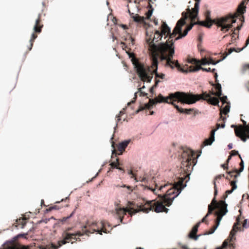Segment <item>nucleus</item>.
I'll use <instances>...</instances> for the list:
<instances>
[{"label":"nucleus","mask_w":249,"mask_h":249,"mask_svg":"<svg viewBox=\"0 0 249 249\" xmlns=\"http://www.w3.org/2000/svg\"><path fill=\"white\" fill-rule=\"evenodd\" d=\"M153 12V9H149L146 12V17H141L138 14L132 17L133 20L138 23H143L147 25L146 28L145 40L147 46L148 53L152 61L151 67H145L143 64L140 62L138 59L132 53V62L137 74L142 81L150 82L154 73L156 74V44L154 42L156 38V29L152 25L145 21V19L149 20Z\"/></svg>","instance_id":"nucleus-1"},{"label":"nucleus","mask_w":249,"mask_h":249,"mask_svg":"<svg viewBox=\"0 0 249 249\" xmlns=\"http://www.w3.org/2000/svg\"><path fill=\"white\" fill-rule=\"evenodd\" d=\"M188 13L183 12L182 18L178 21L176 26L171 33L169 34V38L164 43H160L157 45V58H160L162 64L165 67H170L172 69L177 68L179 71L181 70L180 65L178 60L173 59V55L175 53L174 43L176 40H173L177 34L181 31L182 27L186 23L185 20L188 18Z\"/></svg>","instance_id":"nucleus-2"},{"label":"nucleus","mask_w":249,"mask_h":249,"mask_svg":"<svg viewBox=\"0 0 249 249\" xmlns=\"http://www.w3.org/2000/svg\"><path fill=\"white\" fill-rule=\"evenodd\" d=\"M245 11L246 6H245V2L242 1L238 6L237 12L233 16L230 15L225 17L212 19L211 18V12L208 10L205 13L206 21H197L194 22V24H197L208 28H210L213 24H214L218 27H221V31L226 33L232 27V23L236 22V18L241 17L242 18H244L242 14Z\"/></svg>","instance_id":"nucleus-3"},{"label":"nucleus","mask_w":249,"mask_h":249,"mask_svg":"<svg viewBox=\"0 0 249 249\" xmlns=\"http://www.w3.org/2000/svg\"><path fill=\"white\" fill-rule=\"evenodd\" d=\"M183 181L184 178L182 177L179 178L178 181L175 182L173 184L167 183L159 186L157 184V188L159 187L160 191L170 186V188L165 191V195L162 196L161 195H158L160 200L157 201V213L164 212L167 213L168 212L169 210L165 207V206H170L172 204L173 200L180 193Z\"/></svg>","instance_id":"nucleus-4"},{"label":"nucleus","mask_w":249,"mask_h":249,"mask_svg":"<svg viewBox=\"0 0 249 249\" xmlns=\"http://www.w3.org/2000/svg\"><path fill=\"white\" fill-rule=\"evenodd\" d=\"M174 95L175 97L179 98L180 101L189 105L194 104L201 99L206 100L209 104L214 106L218 105L219 102L217 97H212L206 92L201 94H194L191 92H177Z\"/></svg>","instance_id":"nucleus-5"},{"label":"nucleus","mask_w":249,"mask_h":249,"mask_svg":"<svg viewBox=\"0 0 249 249\" xmlns=\"http://www.w3.org/2000/svg\"><path fill=\"white\" fill-rule=\"evenodd\" d=\"M107 225L110 227L108 222L105 221H101L99 223L95 222H88L86 225L83 227L82 231L84 235H89V234L94 233L95 231L98 232V233L102 234V232L108 233V231L106 229V226Z\"/></svg>","instance_id":"nucleus-6"},{"label":"nucleus","mask_w":249,"mask_h":249,"mask_svg":"<svg viewBox=\"0 0 249 249\" xmlns=\"http://www.w3.org/2000/svg\"><path fill=\"white\" fill-rule=\"evenodd\" d=\"M71 229V228H68L62 233V237L63 239L58 241L57 245L52 243L51 246H49L48 248L41 249H58L62 245L70 242L72 239L75 241L71 242V244H73L76 241H80L81 239L79 238H76V236H81L83 235L84 233H83L82 231H78L73 233H71L68 232V231Z\"/></svg>","instance_id":"nucleus-7"},{"label":"nucleus","mask_w":249,"mask_h":249,"mask_svg":"<svg viewBox=\"0 0 249 249\" xmlns=\"http://www.w3.org/2000/svg\"><path fill=\"white\" fill-rule=\"evenodd\" d=\"M177 92H181L180 91H177L175 93H170L168 97H164L162 96L160 94L158 96H157V103H166L168 104H170L174 106L175 108L177 109V110L180 112V113H185L187 114H189L194 110L193 108L190 109H183L182 108L179 107L176 104L175 102L177 103L180 102L183 104H186V103L183 102L182 101H180V99L175 97L174 94Z\"/></svg>","instance_id":"nucleus-8"},{"label":"nucleus","mask_w":249,"mask_h":249,"mask_svg":"<svg viewBox=\"0 0 249 249\" xmlns=\"http://www.w3.org/2000/svg\"><path fill=\"white\" fill-rule=\"evenodd\" d=\"M187 12L186 13H188V18H190L191 21V24L188 26L185 30L184 31L183 33H182V31L179 33V35L175 38V40H178L180 38H181L183 37H184L186 36L188 32L190 31L193 26L194 25H196V24H194V22H196L195 21L198 15V3L196 2L194 6V8L192 9V10L191 11L190 9L188 8L187 9Z\"/></svg>","instance_id":"nucleus-9"},{"label":"nucleus","mask_w":249,"mask_h":249,"mask_svg":"<svg viewBox=\"0 0 249 249\" xmlns=\"http://www.w3.org/2000/svg\"><path fill=\"white\" fill-rule=\"evenodd\" d=\"M135 203L133 202L128 201L127 204V208L132 211V215L135 214L139 212L142 211L147 213L149 211L156 212V201L155 200L146 201L144 205H140L139 209L134 208Z\"/></svg>","instance_id":"nucleus-10"},{"label":"nucleus","mask_w":249,"mask_h":249,"mask_svg":"<svg viewBox=\"0 0 249 249\" xmlns=\"http://www.w3.org/2000/svg\"><path fill=\"white\" fill-rule=\"evenodd\" d=\"M236 222L234 224L233 229L230 232L229 237L226 239L223 243L221 247H218L216 249H234L235 245L234 241L235 239L234 237L235 232L238 230L239 226L240 225V218H236Z\"/></svg>","instance_id":"nucleus-11"},{"label":"nucleus","mask_w":249,"mask_h":249,"mask_svg":"<svg viewBox=\"0 0 249 249\" xmlns=\"http://www.w3.org/2000/svg\"><path fill=\"white\" fill-rule=\"evenodd\" d=\"M195 156L194 152L188 150L184 151L182 154V160L181 161V168H183L184 171H188L191 168L194 166L196 162V160L193 158Z\"/></svg>","instance_id":"nucleus-12"},{"label":"nucleus","mask_w":249,"mask_h":249,"mask_svg":"<svg viewBox=\"0 0 249 249\" xmlns=\"http://www.w3.org/2000/svg\"><path fill=\"white\" fill-rule=\"evenodd\" d=\"M221 203H223V206L222 209L219 212H215L214 213V215L217 216L215 221V225H213L209 231H207L205 234L208 235L213 233L219 226L222 217L228 212L227 204L224 200H220V204Z\"/></svg>","instance_id":"nucleus-13"},{"label":"nucleus","mask_w":249,"mask_h":249,"mask_svg":"<svg viewBox=\"0 0 249 249\" xmlns=\"http://www.w3.org/2000/svg\"><path fill=\"white\" fill-rule=\"evenodd\" d=\"M243 124L240 125L235 129V133L237 137L240 138L241 140L245 142L247 139H249V123H247L244 120H241Z\"/></svg>","instance_id":"nucleus-14"},{"label":"nucleus","mask_w":249,"mask_h":249,"mask_svg":"<svg viewBox=\"0 0 249 249\" xmlns=\"http://www.w3.org/2000/svg\"><path fill=\"white\" fill-rule=\"evenodd\" d=\"M171 28L168 26L166 22L161 21L159 27V30H157V42L161 40L163 36L166 39L170 33Z\"/></svg>","instance_id":"nucleus-15"},{"label":"nucleus","mask_w":249,"mask_h":249,"mask_svg":"<svg viewBox=\"0 0 249 249\" xmlns=\"http://www.w3.org/2000/svg\"><path fill=\"white\" fill-rule=\"evenodd\" d=\"M41 16L39 15L38 18L36 20V23L34 27V33L32 34L30 40V47L29 49L30 51L31 50L32 48L34 40L37 37V35L36 33H40L41 32L43 25L41 23Z\"/></svg>","instance_id":"nucleus-16"},{"label":"nucleus","mask_w":249,"mask_h":249,"mask_svg":"<svg viewBox=\"0 0 249 249\" xmlns=\"http://www.w3.org/2000/svg\"><path fill=\"white\" fill-rule=\"evenodd\" d=\"M223 203L220 204V201L217 202L215 197H213L211 203L208 206V211L207 214L204 217L202 220L201 222H205L207 224H208V222L206 221V218L209 215L212 214L213 211L217 209V211L216 212H219L223 208Z\"/></svg>","instance_id":"nucleus-17"},{"label":"nucleus","mask_w":249,"mask_h":249,"mask_svg":"<svg viewBox=\"0 0 249 249\" xmlns=\"http://www.w3.org/2000/svg\"><path fill=\"white\" fill-rule=\"evenodd\" d=\"M0 249H30L29 246L21 245L15 240L7 241Z\"/></svg>","instance_id":"nucleus-18"},{"label":"nucleus","mask_w":249,"mask_h":249,"mask_svg":"<svg viewBox=\"0 0 249 249\" xmlns=\"http://www.w3.org/2000/svg\"><path fill=\"white\" fill-rule=\"evenodd\" d=\"M156 104V98L154 99H149V102L145 104L142 106H140V107L136 111V113L143 110H145V113L146 115H153L154 114L153 111H151L150 109L153 105Z\"/></svg>","instance_id":"nucleus-19"},{"label":"nucleus","mask_w":249,"mask_h":249,"mask_svg":"<svg viewBox=\"0 0 249 249\" xmlns=\"http://www.w3.org/2000/svg\"><path fill=\"white\" fill-rule=\"evenodd\" d=\"M116 210V214L119 216L121 223H123L124 217L126 214V213H128L131 216L132 215V211L129 210L128 208H118Z\"/></svg>","instance_id":"nucleus-20"},{"label":"nucleus","mask_w":249,"mask_h":249,"mask_svg":"<svg viewBox=\"0 0 249 249\" xmlns=\"http://www.w3.org/2000/svg\"><path fill=\"white\" fill-rule=\"evenodd\" d=\"M188 70L185 71L186 72H196L197 71L200 70H202L203 71H211V70L210 68H208V69L204 68L202 67L200 65H197V66H190L188 68Z\"/></svg>","instance_id":"nucleus-21"},{"label":"nucleus","mask_w":249,"mask_h":249,"mask_svg":"<svg viewBox=\"0 0 249 249\" xmlns=\"http://www.w3.org/2000/svg\"><path fill=\"white\" fill-rule=\"evenodd\" d=\"M200 224V222L197 223L192 229L190 233L189 234V237L194 240H197L198 238V236H197L196 233L198 231V228L199 227Z\"/></svg>","instance_id":"nucleus-22"},{"label":"nucleus","mask_w":249,"mask_h":249,"mask_svg":"<svg viewBox=\"0 0 249 249\" xmlns=\"http://www.w3.org/2000/svg\"><path fill=\"white\" fill-rule=\"evenodd\" d=\"M28 219L25 217H20L16 220V223L15 224L16 225V227L20 226L21 228H23L25 225L26 224Z\"/></svg>","instance_id":"nucleus-23"},{"label":"nucleus","mask_w":249,"mask_h":249,"mask_svg":"<svg viewBox=\"0 0 249 249\" xmlns=\"http://www.w3.org/2000/svg\"><path fill=\"white\" fill-rule=\"evenodd\" d=\"M130 141V140H126L120 143H119L117 148L118 150L120 152V153L119 154V155L122 154L124 151L125 150V149L127 146L128 144L129 143Z\"/></svg>","instance_id":"nucleus-24"},{"label":"nucleus","mask_w":249,"mask_h":249,"mask_svg":"<svg viewBox=\"0 0 249 249\" xmlns=\"http://www.w3.org/2000/svg\"><path fill=\"white\" fill-rule=\"evenodd\" d=\"M216 129H213L211 132L210 137L209 138L206 139L203 142L204 146L211 145L214 140V133Z\"/></svg>","instance_id":"nucleus-25"},{"label":"nucleus","mask_w":249,"mask_h":249,"mask_svg":"<svg viewBox=\"0 0 249 249\" xmlns=\"http://www.w3.org/2000/svg\"><path fill=\"white\" fill-rule=\"evenodd\" d=\"M230 111V106L228 105H226L222 109L220 110V117L219 120L220 121H224L226 119V117H223L222 116V114L226 115Z\"/></svg>","instance_id":"nucleus-26"},{"label":"nucleus","mask_w":249,"mask_h":249,"mask_svg":"<svg viewBox=\"0 0 249 249\" xmlns=\"http://www.w3.org/2000/svg\"><path fill=\"white\" fill-rule=\"evenodd\" d=\"M110 165L111 166V168L118 169L120 170L123 171V172H124V169L123 168H122L121 167H119V166L122 165V164L119 162V159L118 158L116 159V161H115L112 162L110 164Z\"/></svg>","instance_id":"nucleus-27"},{"label":"nucleus","mask_w":249,"mask_h":249,"mask_svg":"<svg viewBox=\"0 0 249 249\" xmlns=\"http://www.w3.org/2000/svg\"><path fill=\"white\" fill-rule=\"evenodd\" d=\"M215 89L217 90L216 92H211L212 95H214L218 97H220L222 95L221 86L219 83H217L215 86Z\"/></svg>","instance_id":"nucleus-28"},{"label":"nucleus","mask_w":249,"mask_h":249,"mask_svg":"<svg viewBox=\"0 0 249 249\" xmlns=\"http://www.w3.org/2000/svg\"><path fill=\"white\" fill-rule=\"evenodd\" d=\"M221 178H222V176L221 175H219L216 176L214 178V181L213 182V185H214V197H215V198L218 193L217 185L216 184V181L218 179H221Z\"/></svg>","instance_id":"nucleus-29"},{"label":"nucleus","mask_w":249,"mask_h":249,"mask_svg":"<svg viewBox=\"0 0 249 249\" xmlns=\"http://www.w3.org/2000/svg\"><path fill=\"white\" fill-rule=\"evenodd\" d=\"M229 176H227L226 177V178L228 180H230L231 178H232L233 177H234V178H237V170H236L235 171H230V172H227Z\"/></svg>","instance_id":"nucleus-30"},{"label":"nucleus","mask_w":249,"mask_h":249,"mask_svg":"<svg viewBox=\"0 0 249 249\" xmlns=\"http://www.w3.org/2000/svg\"><path fill=\"white\" fill-rule=\"evenodd\" d=\"M158 59H160V58L159 57H158L157 58V70L158 69ZM158 78H160L161 79H164L165 78V74L163 73H159L157 71V79ZM160 82V81L159 80L157 79V86L158 85L159 82Z\"/></svg>","instance_id":"nucleus-31"},{"label":"nucleus","mask_w":249,"mask_h":249,"mask_svg":"<svg viewBox=\"0 0 249 249\" xmlns=\"http://www.w3.org/2000/svg\"><path fill=\"white\" fill-rule=\"evenodd\" d=\"M188 62L189 63L192 64H195L196 66L199 65V61H198L195 58H190L188 60Z\"/></svg>","instance_id":"nucleus-32"},{"label":"nucleus","mask_w":249,"mask_h":249,"mask_svg":"<svg viewBox=\"0 0 249 249\" xmlns=\"http://www.w3.org/2000/svg\"><path fill=\"white\" fill-rule=\"evenodd\" d=\"M120 187L126 188V189H127L126 193L128 194H131V193L133 191L132 187L130 186H126V185H123L122 186H120Z\"/></svg>","instance_id":"nucleus-33"},{"label":"nucleus","mask_w":249,"mask_h":249,"mask_svg":"<svg viewBox=\"0 0 249 249\" xmlns=\"http://www.w3.org/2000/svg\"><path fill=\"white\" fill-rule=\"evenodd\" d=\"M74 213V212L73 211L71 213V214L69 216L63 217L60 220V221H61L62 222H66L70 218H71L73 215Z\"/></svg>","instance_id":"nucleus-34"},{"label":"nucleus","mask_w":249,"mask_h":249,"mask_svg":"<svg viewBox=\"0 0 249 249\" xmlns=\"http://www.w3.org/2000/svg\"><path fill=\"white\" fill-rule=\"evenodd\" d=\"M208 64H213V65H215L216 64H217V63L219 62L220 61V60H219L217 61H214L212 58H210L208 59Z\"/></svg>","instance_id":"nucleus-35"},{"label":"nucleus","mask_w":249,"mask_h":249,"mask_svg":"<svg viewBox=\"0 0 249 249\" xmlns=\"http://www.w3.org/2000/svg\"><path fill=\"white\" fill-rule=\"evenodd\" d=\"M231 155L232 156L238 155L239 158L240 159H241V157L240 155L239 154L238 152L237 151H236L235 150H232L231 152Z\"/></svg>","instance_id":"nucleus-36"},{"label":"nucleus","mask_w":249,"mask_h":249,"mask_svg":"<svg viewBox=\"0 0 249 249\" xmlns=\"http://www.w3.org/2000/svg\"><path fill=\"white\" fill-rule=\"evenodd\" d=\"M208 59L206 58H203L200 61H199V63H200V65H204L206 64H208Z\"/></svg>","instance_id":"nucleus-37"},{"label":"nucleus","mask_w":249,"mask_h":249,"mask_svg":"<svg viewBox=\"0 0 249 249\" xmlns=\"http://www.w3.org/2000/svg\"><path fill=\"white\" fill-rule=\"evenodd\" d=\"M236 180H232L230 182L231 185L232 187V190H234L236 189L237 186L236 185Z\"/></svg>","instance_id":"nucleus-38"},{"label":"nucleus","mask_w":249,"mask_h":249,"mask_svg":"<svg viewBox=\"0 0 249 249\" xmlns=\"http://www.w3.org/2000/svg\"><path fill=\"white\" fill-rule=\"evenodd\" d=\"M225 127V121H223V123L220 124H216V128L215 129L216 130L219 128L220 127L224 128Z\"/></svg>","instance_id":"nucleus-39"},{"label":"nucleus","mask_w":249,"mask_h":249,"mask_svg":"<svg viewBox=\"0 0 249 249\" xmlns=\"http://www.w3.org/2000/svg\"><path fill=\"white\" fill-rule=\"evenodd\" d=\"M243 226L245 228H247V227H249V220L248 221L247 219H246L244 221L243 223Z\"/></svg>","instance_id":"nucleus-40"},{"label":"nucleus","mask_w":249,"mask_h":249,"mask_svg":"<svg viewBox=\"0 0 249 249\" xmlns=\"http://www.w3.org/2000/svg\"><path fill=\"white\" fill-rule=\"evenodd\" d=\"M241 160V161L240 163V168L239 169V171L240 172H242L243 170V169H244L243 161L242 160V159Z\"/></svg>","instance_id":"nucleus-41"},{"label":"nucleus","mask_w":249,"mask_h":249,"mask_svg":"<svg viewBox=\"0 0 249 249\" xmlns=\"http://www.w3.org/2000/svg\"><path fill=\"white\" fill-rule=\"evenodd\" d=\"M235 48H230L229 50V52L228 53L226 54V56L223 57V59L225 58L226 56H227L228 54L231 53L233 51H235Z\"/></svg>","instance_id":"nucleus-42"},{"label":"nucleus","mask_w":249,"mask_h":249,"mask_svg":"<svg viewBox=\"0 0 249 249\" xmlns=\"http://www.w3.org/2000/svg\"><path fill=\"white\" fill-rule=\"evenodd\" d=\"M154 80L156 81V76L154 78ZM155 87H156V82H155V84L153 86V87L150 89V92L151 93H153V90L155 88Z\"/></svg>","instance_id":"nucleus-43"},{"label":"nucleus","mask_w":249,"mask_h":249,"mask_svg":"<svg viewBox=\"0 0 249 249\" xmlns=\"http://www.w3.org/2000/svg\"><path fill=\"white\" fill-rule=\"evenodd\" d=\"M220 100H221V101L222 102H224H224H226V100L227 99V96H223V97H220Z\"/></svg>","instance_id":"nucleus-44"},{"label":"nucleus","mask_w":249,"mask_h":249,"mask_svg":"<svg viewBox=\"0 0 249 249\" xmlns=\"http://www.w3.org/2000/svg\"><path fill=\"white\" fill-rule=\"evenodd\" d=\"M136 98H137V95H136V93H135V97L134 98V100H132L131 102L128 103L127 105L129 106L131 104L134 103Z\"/></svg>","instance_id":"nucleus-45"},{"label":"nucleus","mask_w":249,"mask_h":249,"mask_svg":"<svg viewBox=\"0 0 249 249\" xmlns=\"http://www.w3.org/2000/svg\"><path fill=\"white\" fill-rule=\"evenodd\" d=\"M142 88H140L139 89V91L140 92V95L141 96H145V95H146L147 94L146 93H145L144 92H143L142 91Z\"/></svg>","instance_id":"nucleus-46"},{"label":"nucleus","mask_w":249,"mask_h":249,"mask_svg":"<svg viewBox=\"0 0 249 249\" xmlns=\"http://www.w3.org/2000/svg\"><path fill=\"white\" fill-rule=\"evenodd\" d=\"M221 167L224 169L227 170L228 168V165H226V163L221 165Z\"/></svg>","instance_id":"nucleus-47"},{"label":"nucleus","mask_w":249,"mask_h":249,"mask_svg":"<svg viewBox=\"0 0 249 249\" xmlns=\"http://www.w3.org/2000/svg\"><path fill=\"white\" fill-rule=\"evenodd\" d=\"M233 190H232V189L231 188V190H227L226 192H225V194H227V195L231 194L232 192H233Z\"/></svg>","instance_id":"nucleus-48"},{"label":"nucleus","mask_w":249,"mask_h":249,"mask_svg":"<svg viewBox=\"0 0 249 249\" xmlns=\"http://www.w3.org/2000/svg\"><path fill=\"white\" fill-rule=\"evenodd\" d=\"M244 48H244V47H243L242 48H241V49H240V48H238L237 49H235V52H237V53L240 52V51H241L242 50H243Z\"/></svg>","instance_id":"nucleus-49"},{"label":"nucleus","mask_w":249,"mask_h":249,"mask_svg":"<svg viewBox=\"0 0 249 249\" xmlns=\"http://www.w3.org/2000/svg\"><path fill=\"white\" fill-rule=\"evenodd\" d=\"M214 78L215 79V82H217V76H218V75H217V73H216V72L214 73Z\"/></svg>","instance_id":"nucleus-50"},{"label":"nucleus","mask_w":249,"mask_h":249,"mask_svg":"<svg viewBox=\"0 0 249 249\" xmlns=\"http://www.w3.org/2000/svg\"><path fill=\"white\" fill-rule=\"evenodd\" d=\"M128 174H129V175H132V178H133V177H134V174H133V172H132V170H130V171H129L128 172Z\"/></svg>","instance_id":"nucleus-51"},{"label":"nucleus","mask_w":249,"mask_h":249,"mask_svg":"<svg viewBox=\"0 0 249 249\" xmlns=\"http://www.w3.org/2000/svg\"><path fill=\"white\" fill-rule=\"evenodd\" d=\"M121 26L122 28H123L124 29H127V28L126 25H124V24H121Z\"/></svg>","instance_id":"nucleus-52"},{"label":"nucleus","mask_w":249,"mask_h":249,"mask_svg":"<svg viewBox=\"0 0 249 249\" xmlns=\"http://www.w3.org/2000/svg\"><path fill=\"white\" fill-rule=\"evenodd\" d=\"M228 148H229V149H231V148H232V144H231V143H230V144L228 145Z\"/></svg>","instance_id":"nucleus-53"},{"label":"nucleus","mask_w":249,"mask_h":249,"mask_svg":"<svg viewBox=\"0 0 249 249\" xmlns=\"http://www.w3.org/2000/svg\"><path fill=\"white\" fill-rule=\"evenodd\" d=\"M120 115L118 116H117V120H116L117 123H118L120 121V120H121V119L120 118Z\"/></svg>","instance_id":"nucleus-54"},{"label":"nucleus","mask_w":249,"mask_h":249,"mask_svg":"<svg viewBox=\"0 0 249 249\" xmlns=\"http://www.w3.org/2000/svg\"><path fill=\"white\" fill-rule=\"evenodd\" d=\"M56 206H53V207H50V210H53V209H56Z\"/></svg>","instance_id":"nucleus-55"},{"label":"nucleus","mask_w":249,"mask_h":249,"mask_svg":"<svg viewBox=\"0 0 249 249\" xmlns=\"http://www.w3.org/2000/svg\"><path fill=\"white\" fill-rule=\"evenodd\" d=\"M231 127H233V128H234V130L236 128H238V127H237L236 126H235V125H231Z\"/></svg>","instance_id":"nucleus-56"},{"label":"nucleus","mask_w":249,"mask_h":249,"mask_svg":"<svg viewBox=\"0 0 249 249\" xmlns=\"http://www.w3.org/2000/svg\"><path fill=\"white\" fill-rule=\"evenodd\" d=\"M198 39L199 40H201L202 39V36H201V35H199V36H198Z\"/></svg>","instance_id":"nucleus-57"},{"label":"nucleus","mask_w":249,"mask_h":249,"mask_svg":"<svg viewBox=\"0 0 249 249\" xmlns=\"http://www.w3.org/2000/svg\"><path fill=\"white\" fill-rule=\"evenodd\" d=\"M228 196V195L227 194H225L224 195H223V198L224 199H226V198Z\"/></svg>","instance_id":"nucleus-58"},{"label":"nucleus","mask_w":249,"mask_h":249,"mask_svg":"<svg viewBox=\"0 0 249 249\" xmlns=\"http://www.w3.org/2000/svg\"><path fill=\"white\" fill-rule=\"evenodd\" d=\"M241 26H238L237 27V29L238 30H240V29H241Z\"/></svg>","instance_id":"nucleus-59"},{"label":"nucleus","mask_w":249,"mask_h":249,"mask_svg":"<svg viewBox=\"0 0 249 249\" xmlns=\"http://www.w3.org/2000/svg\"><path fill=\"white\" fill-rule=\"evenodd\" d=\"M231 157H232V156H231V155L230 154V155L229 156V157L228 158V159L229 160H230L231 159Z\"/></svg>","instance_id":"nucleus-60"},{"label":"nucleus","mask_w":249,"mask_h":249,"mask_svg":"<svg viewBox=\"0 0 249 249\" xmlns=\"http://www.w3.org/2000/svg\"><path fill=\"white\" fill-rule=\"evenodd\" d=\"M230 160H229L228 159L227 160H226V165H228V163H229V162Z\"/></svg>","instance_id":"nucleus-61"},{"label":"nucleus","mask_w":249,"mask_h":249,"mask_svg":"<svg viewBox=\"0 0 249 249\" xmlns=\"http://www.w3.org/2000/svg\"><path fill=\"white\" fill-rule=\"evenodd\" d=\"M245 67L249 69V64L246 65Z\"/></svg>","instance_id":"nucleus-62"},{"label":"nucleus","mask_w":249,"mask_h":249,"mask_svg":"<svg viewBox=\"0 0 249 249\" xmlns=\"http://www.w3.org/2000/svg\"><path fill=\"white\" fill-rule=\"evenodd\" d=\"M153 23L155 25H156V19H154L153 21Z\"/></svg>","instance_id":"nucleus-63"},{"label":"nucleus","mask_w":249,"mask_h":249,"mask_svg":"<svg viewBox=\"0 0 249 249\" xmlns=\"http://www.w3.org/2000/svg\"><path fill=\"white\" fill-rule=\"evenodd\" d=\"M136 249H143L141 247H139V248H137Z\"/></svg>","instance_id":"nucleus-64"}]
</instances>
